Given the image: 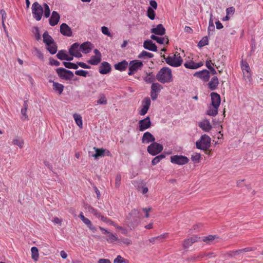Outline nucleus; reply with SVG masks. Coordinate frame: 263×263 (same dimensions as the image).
<instances>
[{"label":"nucleus","instance_id":"a211bd4d","mask_svg":"<svg viewBox=\"0 0 263 263\" xmlns=\"http://www.w3.org/2000/svg\"><path fill=\"white\" fill-rule=\"evenodd\" d=\"M211 97L212 106L214 108H218L221 102L220 95L216 92H212L211 93Z\"/></svg>","mask_w":263,"mask_h":263},{"label":"nucleus","instance_id":"5701e85b","mask_svg":"<svg viewBox=\"0 0 263 263\" xmlns=\"http://www.w3.org/2000/svg\"><path fill=\"white\" fill-rule=\"evenodd\" d=\"M151 32L158 35H163L165 33V29L162 24H159L156 28L151 29Z\"/></svg>","mask_w":263,"mask_h":263},{"label":"nucleus","instance_id":"58836bf2","mask_svg":"<svg viewBox=\"0 0 263 263\" xmlns=\"http://www.w3.org/2000/svg\"><path fill=\"white\" fill-rule=\"evenodd\" d=\"M153 57V54L144 50H143L138 56L139 59L152 58Z\"/></svg>","mask_w":263,"mask_h":263},{"label":"nucleus","instance_id":"774afa93","mask_svg":"<svg viewBox=\"0 0 263 263\" xmlns=\"http://www.w3.org/2000/svg\"><path fill=\"white\" fill-rule=\"evenodd\" d=\"M227 15L233 14L235 12V8L233 7H229L226 10Z\"/></svg>","mask_w":263,"mask_h":263},{"label":"nucleus","instance_id":"09e8293b","mask_svg":"<svg viewBox=\"0 0 263 263\" xmlns=\"http://www.w3.org/2000/svg\"><path fill=\"white\" fill-rule=\"evenodd\" d=\"M66 51L64 50H60L57 54V57L61 60H65L67 57Z\"/></svg>","mask_w":263,"mask_h":263},{"label":"nucleus","instance_id":"052dcab7","mask_svg":"<svg viewBox=\"0 0 263 263\" xmlns=\"http://www.w3.org/2000/svg\"><path fill=\"white\" fill-rule=\"evenodd\" d=\"M121 176L117 175L115 179V186L116 187H119L121 184Z\"/></svg>","mask_w":263,"mask_h":263},{"label":"nucleus","instance_id":"b1692460","mask_svg":"<svg viewBox=\"0 0 263 263\" xmlns=\"http://www.w3.org/2000/svg\"><path fill=\"white\" fill-rule=\"evenodd\" d=\"M199 127L204 132H209L212 128L210 122L208 120H204L199 123Z\"/></svg>","mask_w":263,"mask_h":263},{"label":"nucleus","instance_id":"f257e3e1","mask_svg":"<svg viewBox=\"0 0 263 263\" xmlns=\"http://www.w3.org/2000/svg\"><path fill=\"white\" fill-rule=\"evenodd\" d=\"M141 216L140 211L134 209L126 217L125 223L131 230L134 229L139 224Z\"/></svg>","mask_w":263,"mask_h":263},{"label":"nucleus","instance_id":"ea45409f","mask_svg":"<svg viewBox=\"0 0 263 263\" xmlns=\"http://www.w3.org/2000/svg\"><path fill=\"white\" fill-rule=\"evenodd\" d=\"M12 143L13 144L18 146L20 148H22L24 145V140L21 138H16L14 139Z\"/></svg>","mask_w":263,"mask_h":263},{"label":"nucleus","instance_id":"bf43d9fd","mask_svg":"<svg viewBox=\"0 0 263 263\" xmlns=\"http://www.w3.org/2000/svg\"><path fill=\"white\" fill-rule=\"evenodd\" d=\"M102 32L108 36H111V33L109 32L108 28L106 26H103L101 27Z\"/></svg>","mask_w":263,"mask_h":263},{"label":"nucleus","instance_id":"412c9836","mask_svg":"<svg viewBox=\"0 0 263 263\" xmlns=\"http://www.w3.org/2000/svg\"><path fill=\"white\" fill-rule=\"evenodd\" d=\"M203 65L202 62L199 63H195L193 61H190L189 62H185L184 64V66L189 69H196L199 67H200Z\"/></svg>","mask_w":263,"mask_h":263},{"label":"nucleus","instance_id":"1a4fd4ad","mask_svg":"<svg viewBox=\"0 0 263 263\" xmlns=\"http://www.w3.org/2000/svg\"><path fill=\"white\" fill-rule=\"evenodd\" d=\"M142 62L139 60H133L130 62L129 64V75L133 74L135 72L143 66Z\"/></svg>","mask_w":263,"mask_h":263},{"label":"nucleus","instance_id":"0eeeda50","mask_svg":"<svg viewBox=\"0 0 263 263\" xmlns=\"http://www.w3.org/2000/svg\"><path fill=\"white\" fill-rule=\"evenodd\" d=\"M163 147L162 144L157 142H153L147 147V152L151 155L155 156L161 152Z\"/></svg>","mask_w":263,"mask_h":263},{"label":"nucleus","instance_id":"9b49d317","mask_svg":"<svg viewBox=\"0 0 263 263\" xmlns=\"http://www.w3.org/2000/svg\"><path fill=\"white\" fill-rule=\"evenodd\" d=\"M138 124L139 129L141 132H143L148 129L152 125L150 118L149 117H147L145 119L139 121Z\"/></svg>","mask_w":263,"mask_h":263},{"label":"nucleus","instance_id":"4be33fe9","mask_svg":"<svg viewBox=\"0 0 263 263\" xmlns=\"http://www.w3.org/2000/svg\"><path fill=\"white\" fill-rule=\"evenodd\" d=\"M155 141V138L151 133L147 132L143 134L142 138V142L143 143H148L151 142L153 143Z\"/></svg>","mask_w":263,"mask_h":263},{"label":"nucleus","instance_id":"4d7b16f0","mask_svg":"<svg viewBox=\"0 0 263 263\" xmlns=\"http://www.w3.org/2000/svg\"><path fill=\"white\" fill-rule=\"evenodd\" d=\"M34 51L35 52V55L40 60H44V55L42 53V52L38 49L37 48H34Z\"/></svg>","mask_w":263,"mask_h":263},{"label":"nucleus","instance_id":"4468645a","mask_svg":"<svg viewBox=\"0 0 263 263\" xmlns=\"http://www.w3.org/2000/svg\"><path fill=\"white\" fill-rule=\"evenodd\" d=\"M93 149L95 151L96 153L92 155L91 156L94 157L95 159H98L99 157L105 155L109 156L110 155V152L105 149L98 148L94 147Z\"/></svg>","mask_w":263,"mask_h":263},{"label":"nucleus","instance_id":"2f4dec72","mask_svg":"<svg viewBox=\"0 0 263 263\" xmlns=\"http://www.w3.org/2000/svg\"><path fill=\"white\" fill-rule=\"evenodd\" d=\"M101 61V58L98 57L96 55L91 57L90 60L87 61V63L92 65H97Z\"/></svg>","mask_w":263,"mask_h":263},{"label":"nucleus","instance_id":"bb28decb","mask_svg":"<svg viewBox=\"0 0 263 263\" xmlns=\"http://www.w3.org/2000/svg\"><path fill=\"white\" fill-rule=\"evenodd\" d=\"M43 42L46 46L50 45L51 44L54 43L53 38L49 34L48 31H46L43 34Z\"/></svg>","mask_w":263,"mask_h":263},{"label":"nucleus","instance_id":"6e6d98bb","mask_svg":"<svg viewBox=\"0 0 263 263\" xmlns=\"http://www.w3.org/2000/svg\"><path fill=\"white\" fill-rule=\"evenodd\" d=\"M88 72L84 70H79L75 71V74L77 76H82L84 77H87Z\"/></svg>","mask_w":263,"mask_h":263},{"label":"nucleus","instance_id":"f8f14e48","mask_svg":"<svg viewBox=\"0 0 263 263\" xmlns=\"http://www.w3.org/2000/svg\"><path fill=\"white\" fill-rule=\"evenodd\" d=\"M200 237L197 236L193 235L190 238L184 239L182 243L183 249L186 250L194 243L198 241Z\"/></svg>","mask_w":263,"mask_h":263},{"label":"nucleus","instance_id":"5fc2aeb1","mask_svg":"<svg viewBox=\"0 0 263 263\" xmlns=\"http://www.w3.org/2000/svg\"><path fill=\"white\" fill-rule=\"evenodd\" d=\"M200 158H201V155L200 154H196L194 155H192L191 157V160L194 163L199 162Z\"/></svg>","mask_w":263,"mask_h":263},{"label":"nucleus","instance_id":"de8ad7c7","mask_svg":"<svg viewBox=\"0 0 263 263\" xmlns=\"http://www.w3.org/2000/svg\"><path fill=\"white\" fill-rule=\"evenodd\" d=\"M63 64L64 65L65 67L67 68H72L74 69H77L78 68L77 63L75 64L71 62H64L63 63Z\"/></svg>","mask_w":263,"mask_h":263},{"label":"nucleus","instance_id":"338daca9","mask_svg":"<svg viewBox=\"0 0 263 263\" xmlns=\"http://www.w3.org/2000/svg\"><path fill=\"white\" fill-rule=\"evenodd\" d=\"M150 7H152L153 9L156 10L157 9V3L155 0H151L149 1Z\"/></svg>","mask_w":263,"mask_h":263},{"label":"nucleus","instance_id":"4c0bfd02","mask_svg":"<svg viewBox=\"0 0 263 263\" xmlns=\"http://www.w3.org/2000/svg\"><path fill=\"white\" fill-rule=\"evenodd\" d=\"M73 117L76 124L79 126V127L82 128L83 125L82 117L79 114H74L73 115Z\"/></svg>","mask_w":263,"mask_h":263},{"label":"nucleus","instance_id":"a19ab883","mask_svg":"<svg viewBox=\"0 0 263 263\" xmlns=\"http://www.w3.org/2000/svg\"><path fill=\"white\" fill-rule=\"evenodd\" d=\"M218 238L216 235H210L204 236L202 238V241L206 243L210 244L215 238Z\"/></svg>","mask_w":263,"mask_h":263},{"label":"nucleus","instance_id":"423d86ee","mask_svg":"<svg viewBox=\"0 0 263 263\" xmlns=\"http://www.w3.org/2000/svg\"><path fill=\"white\" fill-rule=\"evenodd\" d=\"M56 72L61 79L65 80H71L74 77V74L71 71L67 70L64 68H57Z\"/></svg>","mask_w":263,"mask_h":263},{"label":"nucleus","instance_id":"e433bc0d","mask_svg":"<svg viewBox=\"0 0 263 263\" xmlns=\"http://www.w3.org/2000/svg\"><path fill=\"white\" fill-rule=\"evenodd\" d=\"M31 257L34 261H37L39 258V251L38 249L35 247H33L31 249Z\"/></svg>","mask_w":263,"mask_h":263},{"label":"nucleus","instance_id":"c756f323","mask_svg":"<svg viewBox=\"0 0 263 263\" xmlns=\"http://www.w3.org/2000/svg\"><path fill=\"white\" fill-rule=\"evenodd\" d=\"M151 38L152 40L156 41L157 43L160 44H163L164 42H166V44L168 43V39L167 37H158L155 35H152Z\"/></svg>","mask_w":263,"mask_h":263},{"label":"nucleus","instance_id":"69168bd1","mask_svg":"<svg viewBox=\"0 0 263 263\" xmlns=\"http://www.w3.org/2000/svg\"><path fill=\"white\" fill-rule=\"evenodd\" d=\"M77 65H78V66H80L82 68H85V69H89L90 68V66L86 64L85 63H83V62H77Z\"/></svg>","mask_w":263,"mask_h":263},{"label":"nucleus","instance_id":"f03ea898","mask_svg":"<svg viewBox=\"0 0 263 263\" xmlns=\"http://www.w3.org/2000/svg\"><path fill=\"white\" fill-rule=\"evenodd\" d=\"M156 79L162 83H167L173 81L171 69L167 67L162 68L157 73Z\"/></svg>","mask_w":263,"mask_h":263},{"label":"nucleus","instance_id":"72a5a7b5","mask_svg":"<svg viewBox=\"0 0 263 263\" xmlns=\"http://www.w3.org/2000/svg\"><path fill=\"white\" fill-rule=\"evenodd\" d=\"M82 221L87 226V227L92 232H96V231H97L96 228L92 225L91 221L89 219L85 218Z\"/></svg>","mask_w":263,"mask_h":263},{"label":"nucleus","instance_id":"dca6fc26","mask_svg":"<svg viewBox=\"0 0 263 263\" xmlns=\"http://www.w3.org/2000/svg\"><path fill=\"white\" fill-rule=\"evenodd\" d=\"M241 69L243 74V78L245 80H249L251 78L250 68L249 64L245 62H242L241 65Z\"/></svg>","mask_w":263,"mask_h":263},{"label":"nucleus","instance_id":"13d9d810","mask_svg":"<svg viewBox=\"0 0 263 263\" xmlns=\"http://www.w3.org/2000/svg\"><path fill=\"white\" fill-rule=\"evenodd\" d=\"M123 262H126V259H124L120 255L117 256V257L114 260V263H123Z\"/></svg>","mask_w":263,"mask_h":263},{"label":"nucleus","instance_id":"ddd939ff","mask_svg":"<svg viewBox=\"0 0 263 263\" xmlns=\"http://www.w3.org/2000/svg\"><path fill=\"white\" fill-rule=\"evenodd\" d=\"M193 76L200 79L204 82H208L210 77L209 71L206 69L196 72Z\"/></svg>","mask_w":263,"mask_h":263},{"label":"nucleus","instance_id":"20e7f679","mask_svg":"<svg viewBox=\"0 0 263 263\" xmlns=\"http://www.w3.org/2000/svg\"><path fill=\"white\" fill-rule=\"evenodd\" d=\"M211 138L206 134L201 136L200 140L196 142V147L203 151H207L211 146Z\"/></svg>","mask_w":263,"mask_h":263},{"label":"nucleus","instance_id":"49530a36","mask_svg":"<svg viewBox=\"0 0 263 263\" xmlns=\"http://www.w3.org/2000/svg\"><path fill=\"white\" fill-rule=\"evenodd\" d=\"M218 113V108H214V107H210L206 111L208 115L212 116H215Z\"/></svg>","mask_w":263,"mask_h":263},{"label":"nucleus","instance_id":"473e14b6","mask_svg":"<svg viewBox=\"0 0 263 263\" xmlns=\"http://www.w3.org/2000/svg\"><path fill=\"white\" fill-rule=\"evenodd\" d=\"M46 49L51 54H55L58 50L57 43L54 42L51 44L50 45L46 46Z\"/></svg>","mask_w":263,"mask_h":263},{"label":"nucleus","instance_id":"3c124183","mask_svg":"<svg viewBox=\"0 0 263 263\" xmlns=\"http://www.w3.org/2000/svg\"><path fill=\"white\" fill-rule=\"evenodd\" d=\"M32 32L33 33L36 40L39 41L41 40V36L40 33L39 28L37 27H34L32 29Z\"/></svg>","mask_w":263,"mask_h":263},{"label":"nucleus","instance_id":"0e129e2a","mask_svg":"<svg viewBox=\"0 0 263 263\" xmlns=\"http://www.w3.org/2000/svg\"><path fill=\"white\" fill-rule=\"evenodd\" d=\"M49 63L50 65H54L56 66H58L60 65V63L58 61L55 60L52 58H50L49 59Z\"/></svg>","mask_w":263,"mask_h":263},{"label":"nucleus","instance_id":"cd10ccee","mask_svg":"<svg viewBox=\"0 0 263 263\" xmlns=\"http://www.w3.org/2000/svg\"><path fill=\"white\" fill-rule=\"evenodd\" d=\"M128 65V62L125 60H123L115 64L114 67L116 70L121 71L125 70L127 68Z\"/></svg>","mask_w":263,"mask_h":263},{"label":"nucleus","instance_id":"e2e57ef3","mask_svg":"<svg viewBox=\"0 0 263 263\" xmlns=\"http://www.w3.org/2000/svg\"><path fill=\"white\" fill-rule=\"evenodd\" d=\"M142 107L139 111V114L141 116H144L147 113L149 108H148L146 106H144L143 105H142Z\"/></svg>","mask_w":263,"mask_h":263},{"label":"nucleus","instance_id":"c03bdc74","mask_svg":"<svg viewBox=\"0 0 263 263\" xmlns=\"http://www.w3.org/2000/svg\"><path fill=\"white\" fill-rule=\"evenodd\" d=\"M107 241L112 242L113 241L119 240V238L116 235H115L110 232L107 234Z\"/></svg>","mask_w":263,"mask_h":263},{"label":"nucleus","instance_id":"864d4df0","mask_svg":"<svg viewBox=\"0 0 263 263\" xmlns=\"http://www.w3.org/2000/svg\"><path fill=\"white\" fill-rule=\"evenodd\" d=\"M151 103V101L150 98L149 97H146L142 101V105H143L148 108H149Z\"/></svg>","mask_w":263,"mask_h":263},{"label":"nucleus","instance_id":"37998d69","mask_svg":"<svg viewBox=\"0 0 263 263\" xmlns=\"http://www.w3.org/2000/svg\"><path fill=\"white\" fill-rule=\"evenodd\" d=\"M87 209L89 213L93 214L97 218H100V217H101V213L99 212L97 210L94 209L92 206L89 205L87 208Z\"/></svg>","mask_w":263,"mask_h":263},{"label":"nucleus","instance_id":"7c9ffc66","mask_svg":"<svg viewBox=\"0 0 263 263\" xmlns=\"http://www.w3.org/2000/svg\"><path fill=\"white\" fill-rule=\"evenodd\" d=\"M64 86L58 82H53V89L55 91L58 92L59 94H61L64 89Z\"/></svg>","mask_w":263,"mask_h":263},{"label":"nucleus","instance_id":"603ef678","mask_svg":"<svg viewBox=\"0 0 263 263\" xmlns=\"http://www.w3.org/2000/svg\"><path fill=\"white\" fill-rule=\"evenodd\" d=\"M44 9H45L44 14V16L46 18H48L49 17L50 14V10L49 7L47 4L44 3Z\"/></svg>","mask_w":263,"mask_h":263},{"label":"nucleus","instance_id":"7ed1b4c3","mask_svg":"<svg viewBox=\"0 0 263 263\" xmlns=\"http://www.w3.org/2000/svg\"><path fill=\"white\" fill-rule=\"evenodd\" d=\"M163 57L166 63L173 67H179L182 64L183 62L182 59L179 53L173 54L167 57H165V55H163Z\"/></svg>","mask_w":263,"mask_h":263},{"label":"nucleus","instance_id":"aec40b11","mask_svg":"<svg viewBox=\"0 0 263 263\" xmlns=\"http://www.w3.org/2000/svg\"><path fill=\"white\" fill-rule=\"evenodd\" d=\"M143 47L145 49L152 51H157V47L151 40H146L144 42Z\"/></svg>","mask_w":263,"mask_h":263},{"label":"nucleus","instance_id":"9d476101","mask_svg":"<svg viewBox=\"0 0 263 263\" xmlns=\"http://www.w3.org/2000/svg\"><path fill=\"white\" fill-rule=\"evenodd\" d=\"M80 51V45L78 43L73 44L69 49V54L76 58H81L82 56Z\"/></svg>","mask_w":263,"mask_h":263},{"label":"nucleus","instance_id":"6ab92c4d","mask_svg":"<svg viewBox=\"0 0 263 263\" xmlns=\"http://www.w3.org/2000/svg\"><path fill=\"white\" fill-rule=\"evenodd\" d=\"M60 18V14L55 11H52L51 15L49 19V24L51 26H54L58 24Z\"/></svg>","mask_w":263,"mask_h":263},{"label":"nucleus","instance_id":"79ce46f5","mask_svg":"<svg viewBox=\"0 0 263 263\" xmlns=\"http://www.w3.org/2000/svg\"><path fill=\"white\" fill-rule=\"evenodd\" d=\"M152 7L147 8V16L151 20H154L155 18L156 13Z\"/></svg>","mask_w":263,"mask_h":263},{"label":"nucleus","instance_id":"a18cd8bd","mask_svg":"<svg viewBox=\"0 0 263 263\" xmlns=\"http://www.w3.org/2000/svg\"><path fill=\"white\" fill-rule=\"evenodd\" d=\"M165 155L163 154L160 155L155 157L152 161V164L153 165H155L157 163H158L161 160L165 158Z\"/></svg>","mask_w":263,"mask_h":263},{"label":"nucleus","instance_id":"c85d7f7f","mask_svg":"<svg viewBox=\"0 0 263 263\" xmlns=\"http://www.w3.org/2000/svg\"><path fill=\"white\" fill-rule=\"evenodd\" d=\"M24 107L22 108L21 112L22 115V119L23 120H28V117L26 114L28 109V101H25L23 104Z\"/></svg>","mask_w":263,"mask_h":263},{"label":"nucleus","instance_id":"6e6552de","mask_svg":"<svg viewBox=\"0 0 263 263\" xmlns=\"http://www.w3.org/2000/svg\"><path fill=\"white\" fill-rule=\"evenodd\" d=\"M189 159L182 155H174L171 157V162L178 165H184L187 163Z\"/></svg>","mask_w":263,"mask_h":263},{"label":"nucleus","instance_id":"8fccbe9b","mask_svg":"<svg viewBox=\"0 0 263 263\" xmlns=\"http://www.w3.org/2000/svg\"><path fill=\"white\" fill-rule=\"evenodd\" d=\"M209 43V41L207 36H204L198 43V46L199 47H203L207 45Z\"/></svg>","mask_w":263,"mask_h":263},{"label":"nucleus","instance_id":"680f3d73","mask_svg":"<svg viewBox=\"0 0 263 263\" xmlns=\"http://www.w3.org/2000/svg\"><path fill=\"white\" fill-rule=\"evenodd\" d=\"M97 103L99 104L105 105L107 103V100L105 96H101L97 101Z\"/></svg>","mask_w":263,"mask_h":263},{"label":"nucleus","instance_id":"f3484780","mask_svg":"<svg viewBox=\"0 0 263 263\" xmlns=\"http://www.w3.org/2000/svg\"><path fill=\"white\" fill-rule=\"evenodd\" d=\"M111 70L110 65L107 62H103L99 69V71L101 74H106L110 72Z\"/></svg>","mask_w":263,"mask_h":263},{"label":"nucleus","instance_id":"f704fd0d","mask_svg":"<svg viewBox=\"0 0 263 263\" xmlns=\"http://www.w3.org/2000/svg\"><path fill=\"white\" fill-rule=\"evenodd\" d=\"M156 79L152 72L146 73V76L144 79V81L148 83H153Z\"/></svg>","mask_w":263,"mask_h":263},{"label":"nucleus","instance_id":"2eb2a0df","mask_svg":"<svg viewBox=\"0 0 263 263\" xmlns=\"http://www.w3.org/2000/svg\"><path fill=\"white\" fill-rule=\"evenodd\" d=\"M61 33L66 36L70 37L72 35V31L71 28L66 23H62L60 27Z\"/></svg>","mask_w":263,"mask_h":263},{"label":"nucleus","instance_id":"c9c22d12","mask_svg":"<svg viewBox=\"0 0 263 263\" xmlns=\"http://www.w3.org/2000/svg\"><path fill=\"white\" fill-rule=\"evenodd\" d=\"M162 88V86L158 83H153L151 86V91L158 93Z\"/></svg>","mask_w":263,"mask_h":263},{"label":"nucleus","instance_id":"a878e982","mask_svg":"<svg viewBox=\"0 0 263 263\" xmlns=\"http://www.w3.org/2000/svg\"><path fill=\"white\" fill-rule=\"evenodd\" d=\"M219 84V81L216 76L213 77L209 82L208 85L209 88L211 90H215Z\"/></svg>","mask_w":263,"mask_h":263},{"label":"nucleus","instance_id":"39448f33","mask_svg":"<svg viewBox=\"0 0 263 263\" xmlns=\"http://www.w3.org/2000/svg\"><path fill=\"white\" fill-rule=\"evenodd\" d=\"M32 12L33 17L37 21H40L43 13V8L37 2H34L32 5Z\"/></svg>","mask_w":263,"mask_h":263},{"label":"nucleus","instance_id":"393cba45","mask_svg":"<svg viewBox=\"0 0 263 263\" xmlns=\"http://www.w3.org/2000/svg\"><path fill=\"white\" fill-rule=\"evenodd\" d=\"M92 45L90 42H84L80 45L81 51L84 53H88L90 52Z\"/></svg>","mask_w":263,"mask_h":263}]
</instances>
